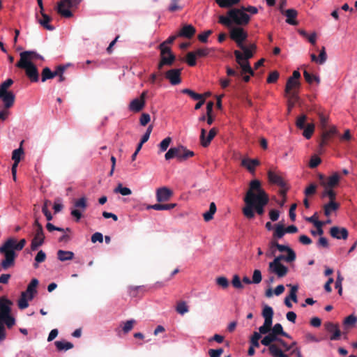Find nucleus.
Wrapping results in <instances>:
<instances>
[{
  "label": "nucleus",
  "instance_id": "f257e3e1",
  "mask_svg": "<svg viewBox=\"0 0 357 357\" xmlns=\"http://www.w3.org/2000/svg\"><path fill=\"white\" fill-rule=\"evenodd\" d=\"M245 206L243 208V213L248 219L255 217V211L259 215L264 213V206L268 203L269 198L261 188L259 180H252L249 185V189L243 199Z\"/></svg>",
  "mask_w": 357,
  "mask_h": 357
},
{
  "label": "nucleus",
  "instance_id": "f03ea898",
  "mask_svg": "<svg viewBox=\"0 0 357 357\" xmlns=\"http://www.w3.org/2000/svg\"><path fill=\"white\" fill-rule=\"evenodd\" d=\"M26 243L24 238L21 239L19 242L15 238H8L0 247V254L4 255V259L0 263V270H8L15 266L16 251L22 250Z\"/></svg>",
  "mask_w": 357,
  "mask_h": 357
},
{
  "label": "nucleus",
  "instance_id": "7ed1b4c3",
  "mask_svg": "<svg viewBox=\"0 0 357 357\" xmlns=\"http://www.w3.org/2000/svg\"><path fill=\"white\" fill-rule=\"evenodd\" d=\"M250 20V16L245 13L241 8H234L229 10L227 16L220 15L218 22L225 26L231 27L233 24L236 26L247 25Z\"/></svg>",
  "mask_w": 357,
  "mask_h": 357
},
{
  "label": "nucleus",
  "instance_id": "20e7f679",
  "mask_svg": "<svg viewBox=\"0 0 357 357\" xmlns=\"http://www.w3.org/2000/svg\"><path fill=\"white\" fill-rule=\"evenodd\" d=\"M26 53H20V59L15 64L16 67L24 69L26 77L31 82L39 80V73L36 66L31 61H26Z\"/></svg>",
  "mask_w": 357,
  "mask_h": 357
},
{
  "label": "nucleus",
  "instance_id": "39448f33",
  "mask_svg": "<svg viewBox=\"0 0 357 357\" xmlns=\"http://www.w3.org/2000/svg\"><path fill=\"white\" fill-rule=\"evenodd\" d=\"M160 50V61L158 64V70H162L165 66H172L176 60V56L172 52L170 47H165L164 44H160L158 46Z\"/></svg>",
  "mask_w": 357,
  "mask_h": 357
},
{
  "label": "nucleus",
  "instance_id": "423d86ee",
  "mask_svg": "<svg viewBox=\"0 0 357 357\" xmlns=\"http://www.w3.org/2000/svg\"><path fill=\"white\" fill-rule=\"evenodd\" d=\"M248 33L241 26L231 27L229 30V37L238 47L244 45L243 42L247 39Z\"/></svg>",
  "mask_w": 357,
  "mask_h": 357
},
{
  "label": "nucleus",
  "instance_id": "0eeeda50",
  "mask_svg": "<svg viewBox=\"0 0 357 357\" xmlns=\"http://www.w3.org/2000/svg\"><path fill=\"white\" fill-rule=\"evenodd\" d=\"M82 0H61L58 2L56 10L57 13L62 17L70 18L73 16V13L70 10H61L63 6L71 7L72 8H77Z\"/></svg>",
  "mask_w": 357,
  "mask_h": 357
},
{
  "label": "nucleus",
  "instance_id": "6e6552de",
  "mask_svg": "<svg viewBox=\"0 0 357 357\" xmlns=\"http://www.w3.org/2000/svg\"><path fill=\"white\" fill-rule=\"evenodd\" d=\"M234 54L236 57V61L241 70V75H243V74L248 73L250 75H255V72L252 69L250 62L245 61L244 54L238 50H235Z\"/></svg>",
  "mask_w": 357,
  "mask_h": 357
},
{
  "label": "nucleus",
  "instance_id": "1a4fd4ad",
  "mask_svg": "<svg viewBox=\"0 0 357 357\" xmlns=\"http://www.w3.org/2000/svg\"><path fill=\"white\" fill-rule=\"evenodd\" d=\"M74 208H71L70 214L75 218V221L79 222L82 218V212L84 211L87 208V199L82 197L74 201Z\"/></svg>",
  "mask_w": 357,
  "mask_h": 357
},
{
  "label": "nucleus",
  "instance_id": "9d476101",
  "mask_svg": "<svg viewBox=\"0 0 357 357\" xmlns=\"http://www.w3.org/2000/svg\"><path fill=\"white\" fill-rule=\"evenodd\" d=\"M320 185L324 188L333 189L336 187L340 182V176L337 172L333 173L331 176L326 177L324 174L318 175Z\"/></svg>",
  "mask_w": 357,
  "mask_h": 357
},
{
  "label": "nucleus",
  "instance_id": "9b49d317",
  "mask_svg": "<svg viewBox=\"0 0 357 357\" xmlns=\"http://www.w3.org/2000/svg\"><path fill=\"white\" fill-rule=\"evenodd\" d=\"M301 86V83L298 80L293 79V78L289 77L285 86V93L287 96H291L295 100H298V89Z\"/></svg>",
  "mask_w": 357,
  "mask_h": 357
},
{
  "label": "nucleus",
  "instance_id": "f8f14e48",
  "mask_svg": "<svg viewBox=\"0 0 357 357\" xmlns=\"http://www.w3.org/2000/svg\"><path fill=\"white\" fill-rule=\"evenodd\" d=\"M15 324V319L11 314L0 318V341L4 340L6 337L4 325H6L8 328H11Z\"/></svg>",
  "mask_w": 357,
  "mask_h": 357
},
{
  "label": "nucleus",
  "instance_id": "ddd939ff",
  "mask_svg": "<svg viewBox=\"0 0 357 357\" xmlns=\"http://www.w3.org/2000/svg\"><path fill=\"white\" fill-rule=\"evenodd\" d=\"M146 96V91H143L139 98L133 99L128 105L129 110L135 113L142 111L145 107Z\"/></svg>",
  "mask_w": 357,
  "mask_h": 357
},
{
  "label": "nucleus",
  "instance_id": "4468645a",
  "mask_svg": "<svg viewBox=\"0 0 357 357\" xmlns=\"http://www.w3.org/2000/svg\"><path fill=\"white\" fill-rule=\"evenodd\" d=\"M338 134L337 130L335 126H331L328 130L324 129L319 146L321 148L324 147L328 144V142Z\"/></svg>",
  "mask_w": 357,
  "mask_h": 357
},
{
  "label": "nucleus",
  "instance_id": "2eb2a0df",
  "mask_svg": "<svg viewBox=\"0 0 357 357\" xmlns=\"http://www.w3.org/2000/svg\"><path fill=\"white\" fill-rule=\"evenodd\" d=\"M268 271L275 273L278 278H283L287 274L288 268L282 264L271 261L268 264Z\"/></svg>",
  "mask_w": 357,
  "mask_h": 357
},
{
  "label": "nucleus",
  "instance_id": "dca6fc26",
  "mask_svg": "<svg viewBox=\"0 0 357 357\" xmlns=\"http://www.w3.org/2000/svg\"><path fill=\"white\" fill-rule=\"evenodd\" d=\"M173 196V191L167 187H161L156 190L155 197L158 202H165L169 201Z\"/></svg>",
  "mask_w": 357,
  "mask_h": 357
},
{
  "label": "nucleus",
  "instance_id": "f3484780",
  "mask_svg": "<svg viewBox=\"0 0 357 357\" xmlns=\"http://www.w3.org/2000/svg\"><path fill=\"white\" fill-rule=\"evenodd\" d=\"M181 69L174 68L167 70L165 73V77L169 81L171 84L177 85L181 82Z\"/></svg>",
  "mask_w": 357,
  "mask_h": 357
},
{
  "label": "nucleus",
  "instance_id": "a211bd4d",
  "mask_svg": "<svg viewBox=\"0 0 357 357\" xmlns=\"http://www.w3.org/2000/svg\"><path fill=\"white\" fill-rule=\"evenodd\" d=\"M0 100L3 102L6 109H10L14 105L15 96L11 91H0Z\"/></svg>",
  "mask_w": 357,
  "mask_h": 357
},
{
  "label": "nucleus",
  "instance_id": "6ab92c4d",
  "mask_svg": "<svg viewBox=\"0 0 357 357\" xmlns=\"http://www.w3.org/2000/svg\"><path fill=\"white\" fill-rule=\"evenodd\" d=\"M45 235L43 229H35L34 237L33 238L31 243V250L35 251L38 247L44 243Z\"/></svg>",
  "mask_w": 357,
  "mask_h": 357
},
{
  "label": "nucleus",
  "instance_id": "aec40b11",
  "mask_svg": "<svg viewBox=\"0 0 357 357\" xmlns=\"http://www.w3.org/2000/svg\"><path fill=\"white\" fill-rule=\"evenodd\" d=\"M330 235L336 239L346 240L348 238V230L344 227H340L337 226L332 227L329 231Z\"/></svg>",
  "mask_w": 357,
  "mask_h": 357
},
{
  "label": "nucleus",
  "instance_id": "412c9836",
  "mask_svg": "<svg viewBox=\"0 0 357 357\" xmlns=\"http://www.w3.org/2000/svg\"><path fill=\"white\" fill-rule=\"evenodd\" d=\"M206 132V131L204 128L201 129L200 141L204 147H207L210 144L211 142L217 134V130L215 128H211L206 138L205 137Z\"/></svg>",
  "mask_w": 357,
  "mask_h": 357
},
{
  "label": "nucleus",
  "instance_id": "4be33fe9",
  "mask_svg": "<svg viewBox=\"0 0 357 357\" xmlns=\"http://www.w3.org/2000/svg\"><path fill=\"white\" fill-rule=\"evenodd\" d=\"M324 326L326 330L332 334L330 337L331 340H337L340 339L341 331L339 329L338 324H333L332 322H327L324 324Z\"/></svg>",
  "mask_w": 357,
  "mask_h": 357
},
{
  "label": "nucleus",
  "instance_id": "5701e85b",
  "mask_svg": "<svg viewBox=\"0 0 357 357\" xmlns=\"http://www.w3.org/2000/svg\"><path fill=\"white\" fill-rule=\"evenodd\" d=\"M268 178L270 183L275 184L280 188H284L287 184L280 174L274 172L271 170L268 172Z\"/></svg>",
  "mask_w": 357,
  "mask_h": 357
},
{
  "label": "nucleus",
  "instance_id": "b1692460",
  "mask_svg": "<svg viewBox=\"0 0 357 357\" xmlns=\"http://www.w3.org/2000/svg\"><path fill=\"white\" fill-rule=\"evenodd\" d=\"M13 303L5 297L0 298V318L10 315Z\"/></svg>",
  "mask_w": 357,
  "mask_h": 357
},
{
  "label": "nucleus",
  "instance_id": "393cba45",
  "mask_svg": "<svg viewBox=\"0 0 357 357\" xmlns=\"http://www.w3.org/2000/svg\"><path fill=\"white\" fill-rule=\"evenodd\" d=\"M196 33V29L191 24H184L178 33L179 37L192 38Z\"/></svg>",
  "mask_w": 357,
  "mask_h": 357
},
{
  "label": "nucleus",
  "instance_id": "a878e982",
  "mask_svg": "<svg viewBox=\"0 0 357 357\" xmlns=\"http://www.w3.org/2000/svg\"><path fill=\"white\" fill-rule=\"evenodd\" d=\"M41 16L42 18H39L38 14H36V18L38 23H39L44 29L49 31H53L54 27L50 24L52 20V17L45 13L41 14Z\"/></svg>",
  "mask_w": 357,
  "mask_h": 357
},
{
  "label": "nucleus",
  "instance_id": "bb28decb",
  "mask_svg": "<svg viewBox=\"0 0 357 357\" xmlns=\"http://www.w3.org/2000/svg\"><path fill=\"white\" fill-rule=\"evenodd\" d=\"M259 165L260 161L258 159L243 158L241 160V165L246 168L250 173H254L256 167L259 166Z\"/></svg>",
  "mask_w": 357,
  "mask_h": 357
},
{
  "label": "nucleus",
  "instance_id": "cd10ccee",
  "mask_svg": "<svg viewBox=\"0 0 357 357\" xmlns=\"http://www.w3.org/2000/svg\"><path fill=\"white\" fill-rule=\"evenodd\" d=\"M282 13L287 17L286 22L287 24L294 26L298 25V22L296 20L298 15V12L294 8H290L284 10Z\"/></svg>",
  "mask_w": 357,
  "mask_h": 357
},
{
  "label": "nucleus",
  "instance_id": "c85d7f7f",
  "mask_svg": "<svg viewBox=\"0 0 357 357\" xmlns=\"http://www.w3.org/2000/svg\"><path fill=\"white\" fill-rule=\"evenodd\" d=\"M38 284V280L36 278H33L31 280L30 283L28 284L27 289L25 291H23L22 293H26V295L29 296V300L31 301L35 294H36V287Z\"/></svg>",
  "mask_w": 357,
  "mask_h": 357
},
{
  "label": "nucleus",
  "instance_id": "c756f323",
  "mask_svg": "<svg viewBox=\"0 0 357 357\" xmlns=\"http://www.w3.org/2000/svg\"><path fill=\"white\" fill-rule=\"evenodd\" d=\"M180 154H179V161H185L189 158H191L195 155L193 151L187 149L185 146L180 145L179 146Z\"/></svg>",
  "mask_w": 357,
  "mask_h": 357
},
{
  "label": "nucleus",
  "instance_id": "7c9ffc66",
  "mask_svg": "<svg viewBox=\"0 0 357 357\" xmlns=\"http://www.w3.org/2000/svg\"><path fill=\"white\" fill-rule=\"evenodd\" d=\"M57 258L61 261L72 260L74 258V253L71 251L59 250L57 252Z\"/></svg>",
  "mask_w": 357,
  "mask_h": 357
},
{
  "label": "nucleus",
  "instance_id": "2f4dec72",
  "mask_svg": "<svg viewBox=\"0 0 357 357\" xmlns=\"http://www.w3.org/2000/svg\"><path fill=\"white\" fill-rule=\"evenodd\" d=\"M179 154H180L179 146H178L176 147H172L165 153V158L166 160H169L174 158H176L177 160L179 161Z\"/></svg>",
  "mask_w": 357,
  "mask_h": 357
},
{
  "label": "nucleus",
  "instance_id": "473e14b6",
  "mask_svg": "<svg viewBox=\"0 0 357 357\" xmlns=\"http://www.w3.org/2000/svg\"><path fill=\"white\" fill-rule=\"evenodd\" d=\"M340 204L335 202H329L324 206V212L326 216H329L332 211L337 210Z\"/></svg>",
  "mask_w": 357,
  "mask_h": 357
},
{
  "label": "nucleus",
  "instance_id": "72a5a7b5",
  "mask_svg": "<svg viewBox=\"0 0 357 357\" xmlns=\"http://www.w3.org/2000/svg\"><path fill=\"white\" fill-rule=\"evenodd\" d=\"M243 51V54L245 59V61H248L250 59H251L254 53L252 51H255L257 49V46L255 44H252L250 45L249 47H246L245 45H243L242 47H240Z\"/></svg>",
  "mask_w": 357,
  "mask_h": 357
},
{
  "label": "nucleus",
  "instance_id": "f704fd0d",
  "mask_svg": "<svg viewBox=\"0 0 357 357\" xmlns=\"http://www.w3.org/2000/svg\"><path fill=\"white\" fill-rule=\"evenodd\" d=\"M271 332L277 337L278 335H281L287 338H291V337L288 333L284 331L282 326L280 324H275L271 329Z\"/></svg>",
  "mask_w": 357,
  "mask_h": 357
},
{
  "label": "nucleus",
  "instance_id": "c9c22d12",
  "mask_svg": "<svg viewBox=\"0 0 357 357\" xmlns=\"http://www.w3.org/2000/svg\"><path fill=\"white\" fill-rule=\"evenodd\" d=\"M286 234L285 227L282 224L275 225V230L273 234V238L275 239H280Z\"/></svg>",
  "mask_w": 357,
  "mask_h": 357
},
{
  "label": "nucleus",
  "instance_id": "e433bc0d",
  "mask_svg": "<svg viewBox=\"0 0 357 357\" xmlns=\"http://www.w3.org/2000/svg\"><path fill=\"white\" fill-rule=\"evenodd\" d=\"M216 205L214 202L210 204L209 210L203 214L204 219L206 222H208L213 218V215L216 212Z\"/></svg>",
  "mask_w": 357,
  "mask_h": 357
},
{
  "label": "nucleus",
  "instance_id": "4c0bfd02",
  "mask_svg": "<svg viewBox=\"0 0 357 357\" xmlns=\"http://www.w3.org/2000/svg\"><path fill=\"white\" fill-rule=\"evenodd\" d=\"M296 257H294V255L292 253H290L289 255H280L278 257H276L272 262L278 263V264H282L281 261H285L286 262H292L296 260Z\"/></svg>",
  "mask_w": 357,
  "mask_h": 357
},
{
  "label": "nucleus",
  "instance_id": "58836bf2",
  "mask_svg": "<svg viewBox=\"0 0 357 357\" xmlns=\"http://www.w3.org/2000/svg\"><path fill=\"white\" fill-rule=\"evenodd\" d=\"M54 344L59 351H67L73 348V344L66 341H56Z\"/></svg>",
  "mask_w": 357,
  "mask_h": 357
},
{
  "label": "nucleus",
  "instance_id": "ea45409f",
  "mask_svg": "<svg viewBox=\"0 0 357 357\" xmlns=\"http://www.w3.org/2000/svg\"><path fill=\"white\" fill-rule=\"evenodd\" d=\"M55 77L54 72L50 68L45 67L43 69L41 73V81L45 82L47 79H53Z\"/></svg>",
  "mask_w": 357,
  "mask_h": 357
},
{
  "label": "nucleus",
  "instance_id": "a19ab883",
  "mask_svg": "<svg viewBox=\"0 0 357 357\" xmlns=\"http://www.w3.org/2000/svg\"><path fill=\"white\" fill-rule=\"evenodd\" d=\"M314 124L312 123H308L306 126H305L303 132L304 137H305L307 139H310L314 132Z\"/></svg>",
  "mask_w": 357,
  "mask_h": 357
},
{
  "label": "nucleus",
  "instance_id": "79ce46f5",
  "mask_svg": "<svg viewBox=\"0 0 357 357\" xmlns=\"http://www.w3.org/2000/svg\"><path fill=\"white\" fill-rule=\"evenodd\" d=\"M172 139L170 137H167L165 138L163 140L160 142L159 144V153H162L167 151L169 146L170 145Z\"/></svg>",
  "mask_w": 357,
  "mask_h": 357
},
{
  "label": "nucleus",
  "instance_id": "37998d69",
  "mask_svg": "<svg viewBox=\"0 0 357 357\" xmlns=\"http://www.w3.org/2000/svg\"><path fill=\"white\" fill-rule=\"evenodd\" d=\"M22 143L23 142H21L20 148L15 149L12 153V159L17 162H20L21 157L24 154V150L22 148Z\"/></svg>",
  "mask_w": 357,
  "mask_h": 357
},
{
  "label": "nucleus",
  "instance_id": "c03bdc74",
  "mask_svg": "<svg viewBox=\"0 0 357 357\" xmlns=\"http://www.w3.org/2000/svg\"><path fill=\"white\" fill-rule=\"evenodd\" d=\"M28 300L29 296L26 295V293H22L21 296L18 301L19 308L23 310L28 307Z\"/></svg>",
  "mask_w": 357,
  "mask_h": 357
},
{
  "label": "nucleus",
  "instance_id": "a18cd8bd",
  "mask_svg": "<svg viewBox=\"0 0 357 357\" xmlns=\"http://www.w3.org/2000/svg\"><path fill=\"white\" fill-rule=\"evenodd\" d=\"M114 192L115 193H120L122 195L126 196L129 195L132 193V191L130 188L127 187H123L121 183H119L117 187L114 189Z\"/></svg>",
  "mask_w": 357,
  "mask_h": 357
},
{
  "label": "nucleus",
  "instance_id": "49530a36",
  "mask_svg": "<svg viewBox=\"0 0 357 357\" xmlns=\"http://www.w3.org/2000/svg\"><path fill=\"white\" fill-rule=\"evenodd\" d=\"M303 77H304L305 81L309 84H312L314 81H315L317 83H319V82H320L319 77L310 74L307 70H304Z\"/></svg>",
  "mask_w": 357,
  "mask_h": 357
},
{
  "label": "nucleus",
  "instance_id": "de8ad7c7",
  "mask_svg": "<svg viewBox=\"0 0 357 357\" xmlns=\"http://www.w3.org/2000/svg\"><path fill=\"white\" fill-rule=\"evenodd\" d=\"M176 310L178 314L183 315L185 313L188 312L189 309H188V307L185 301H179L177 303Z\"/></svg>",
  "mask_w": 357,
  "mask_h": 357
},
{
  "label": "nucleus",
  "instance_id": "09e8293b",
  "mask_svg": "<svg viewBox=\"0 0 357 357\" xmlns=\"http://www.w3.org/2000/svg\"><path fill=\"white\" fill-rule=\"evenodd\" d=\"M135 323H136V321L135 319H130V320L126 321V322H123L122 324L123 325L122 330H123V333H128V332H130L132 329Z\"/></svg>",
  "mask_w": 357,
  "mask_h": 357
},
{
  "label": "nucleus",
  "instance_id": "8fccbe9b",
  "mask_svg": "<svg viewBox=\"0 0 357 357\" xmlns=\"http://www.w3.org/2000/svg\"><path fill=\"white\" fill-rule=\"evenodd\" d=\"M46 259V254L44 251L40 250L35 257L36 263L33 264L35 268H38V264L45 261Z\"/></svg>",
  "mask_w": 357,
  "mask_h": 357
},
{
  "label": "nucleus",
  "instance_id": "3c124183",
  "mask_svg": "<svg viewBox=\"0 0 357 357\" xmlns=\"http://www.w3.org/2000/svg\"><path fill=\"white\" fill-rule=\"evenodd\" d=\"M181 93L184 94L188 95L192 99L197 100L198 99H202V95L199 93H197L195 91H192L189 89H183L181 90Z\"/></svg>",
  "mask_w": 357,
  "mask_h": 357
},
{
  "label": "nucleus",
  "instance_id": "603ef678",
  "mask_svg": "<svg viewBox=\"0 0 357 357\" xmlns=\"http://www.w3.org/2000/svg\"><path fill=\"white\" fill-rule=\"evenodd\" d=\"M196 55L194 52H189L186 55V62L190 66H195L197 64Z\"/></svg>",
  "mask_w": 357,
  "mask_h": 357
},
{
  "label": "nucleus",
  "instance_id": "864d4df0",
  "mask_svg": "<svg viewBox=\"0 0 357 357\" xmlns=\"http://www.w3.org/2000/svg\"><path fill=\"white\" fill-rule=\"evenodd\" d=\"M307 120V116L305 114H302L297 117L296 121V126L298 128L303 130L305 126V121Z\"/></svg>",
  "mask_w": 357,
  "mask_h": 357
},
{
  "label": "nucleus",
  "instance_id": "5fc2aeb1",
  "mask_svg": "<svg viewBox=\"0 0 357 357\" xmlns=\"http://www.w3.org/2000/svg\"><path fill=\"white\" fill-rule=\"evenodd\" d=\"M49 204H50V202L48 200H45V202H44V204L42 207V211H43V214L45 215V216L46 217L47 220L48 221H50L52 220L53 217H52L50 211L48 209Z\"/></svg>",
  "mask_w": 357,
  "mask_h": 357
},
{
  "label": "nucleus",
  "instance_id": "6e6d98bb",
  "mask_svg": "<svg viewBox=\"0 0 357 357\" xmlns=\"http://www.w3.org/2000/svg\"><path fill=\"white\" fill-rule=\"evenodd\" d=\"M232 286L236 289H242L244 286L241 281L240 277L238 275H234L231 280Z\"/></svg>",
  "mask_w": 357,
  "mask_h": 357
},
{
  "label": "nucleus",
  "instance_id": "4d7b16f0",
  "mask_svg": "<svg viewBox=\"0 0 357 357\" xmlns=\"http://www.w3.org/2000/svg\"><path fill=\"white\" fill-rule=\"evenodd\" d=\"M215 281L216 284L222 289H227L229 285V280L224 276L217 278Z\"/></svg>",
  "mask_w": 357,
  "mask_h": 357
},
{
  "label": "nucleus",
  "instance_id": "13d9d810",
  "mask_svg": "<svg viewBox=\"0 0 357 357\" xmlns=\"http://www.w3.org/2000/svg\"><path fill=\"white\" fill-rule=\"evenodd\" d=\"M211 50L210 48L205 47L197 49V50L194 51V52L197 57H205L209 54Z\"/></svg>",
  "mask_w": 357,
  "mask_h": 357
},
{
  "label": "nucleus",
  "instance_id": "bf43d9fd",
  "mask_svg": "<svg viewBox=\"0 0 357 357\" xmlns=\"http://www.w3.org/2000/svg\"><path fill=\"white\" fill-rule=\"evenodd\" d=\"M261 338V335L258 332H254L253 335L250 337V345L255 347H259V340Z\"/></svg>",
  "mask_w": 357,
  "mask_h": 357
},
{
  "label": "nucleus",
  "instance_id": "052dcab7",
  "mask_svg": "<svg viewBox=\"0 0 357 357\" xmlns=\"http://www.w3.org/2000/svg\"><path fill=\"white\" fill-rule=\"evenodd\" d=\"M298 287L297 285H294L291 287L289 295L287 296L289 298V300H291L294 303L298 302V298L296 293L298 291Z\"/></svg>",
  "mask_w": 357,
  "mask_h": 357
},
{
  "label": "nucleus",
  "instance_id": "680f3d73",
  "mask_svg": "<svg viewBox=\"0 0 357 357\" xmlns=\"http://www.w3.org/2000/svg\"><path fill=\"white\" fill-rule=\"evenodd\" d=\"M212 33L213 31L211 30H207L199 34L197 38L200 42L206 43L208 42V38L212 34Z\"/></svg>",
  "mask_w": 357,
  "mask_h": 357
},
{
  "label": "nucleus",
  "instance_id": "e2e57ef3",
  "mask_svg": "<svg viewBox=\"0 0 357 357\" xmlns=\"http://www.w3.org/2000/svg\"><path fill=\"white\" fill-rule=\"evenodd\" d=\"M215 2L221 8H231L235 5L232 0H215Z\"/></svg>",
  "mask_w": 357,
  "mask_h": 357
},
{
  "label": "nucleus",
  "instance_id": "0e129e2a",
  "mask_svg": "<svg viewBox=\"0 0 357 357\" xmlns=\"http://www.w3.org/2000/svg\"><path fill=\"white\" fill-rule=\"evenodd\" d=\"M262 276L261 273L259 270L256 269L253 272L252 282L254 284H259L261 282Z\"/></svg>",
  "mask_w": 357,
  "mask_h": 357
},
{
  "label": "nucleus",
  "instance_id": "69168bd1",
  "mask_svg": "<svg viewBox=\"0 0 357 357\" xmlns=\"http://www.w3.org/2000/svg\"><path fill=\"white\" fill-rule=\"evenodd\" d=\"M357 322V317L354 314H350L345 318L344 320V325L345 326H353Z\"/></svg>",
  "mask_w": 357,
  "mask_h": 357
},
{
  "label": "nucleus",
  "instance_id": "338daca9",
  "mask_svg": "<svg viewBox=\"0 0 357 357\" xmlns=\"http://www.w3.org/2000/svg\"><path fill=\"white\" fill-rule=\"evenodd\" d=\"M278 78L279 73L276 70H274L269 73L266 81L268 84H272L276 82Z\"/></svg>",
  "mask_w": 357,
  "mask_h": 357
},
{
  "label": "nucleus",
  "instance_id": "774afa93",
  "mask_svg": "<svg viewBox=\"0 0 357 357\" xmlns=\"http://www.w3.org/2000/svg\"><path fill=\"white\" fill-rule=\"evenodd\" d=\"M223 352L224 350L222 348L217 349H211L208 350V355L210 357H220Z\"/></svg>",
  "mask_w": 357,
  "mask_h": 357
}]
</instances>
